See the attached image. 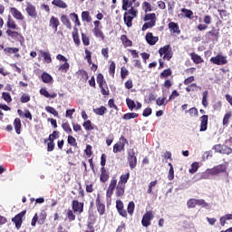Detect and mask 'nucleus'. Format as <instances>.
Instances as JSON below:
<instances>
[{
    "label": "nucleus",
    "mask_w": 232,
    "mask_h": 232,
    "mask_svg": "<svg viewBox=\"0 0 232 232\" xmlns=\"http://www.w3.org/2000/svg\"><path fill=\"white\" fill-rule=\"evenodd\" d=\"M113 191H115V196L118 198L124 197V193L126 192V186L121 185V183H118L117 178L115 177L111 178L109 187L107 188V191H106L107 198H111L113 195Z\"/></svg>",
    "instance_id": "f257e3e1"
},
{
    "label": "nucleus",
    "mask_w": 232,
    "mask_h": 232,
    "mask_svg": "<svg viewBox=\"0 0 232 232\" xmlns=\"http://www.w3.org/2000/svg\"><path fill=\"white\" fill-rule=\"evenodd\" d=\"M116 209L119 213V216L122 217L123 218H128V214L130 217H133V213L135 212V202L130 201L126 210L124 208V203L122 202V200L118 199L116 200Z\"/></svg>",
    "instance_id": "f03ea898"
},
{
    "label": "nucleus",
    "mask_w": 232,
    "mask_h": 232,
    "mask_svg": "<svg viewBox=\"0 0 232 232\" xmlns=\"http://www.w3.org/2000/svg\"><path fill=\"white\" fill-rule=\"evenodd\" d=\"M139 11L135 9V7H131L124 13L123 21L128 28H131V26H133V20L137 17Z\"/></svg>",
    "instance_id": "7ed1b4c3"
},
{
    "label": "nucleus",
    "mask_w": 232,
    "mask_h": 232,
    "mask_svg": "<svg viewBox=\"0 0 232 232\" xmlns=\"http://www.w3.org/2000/svg\"><path fill=\"white\" fill-rule=\"evenodd\" d=\"M143 21L147 22L142 25V32H146L148 28H153L157 24V14L155 13L146 14ZM150 21V22H148Z\"/></svg>",
    "instance_id": "20e7f679"
},
{
    "label": "nucleus",
    "mask_w": 232,
    "mask_h": 232,
    "mask_svg": "<svg viewBox=\"0 0 232 232\" xmlns=\"http://www.w3.org/2000/svg\"><path fill=\"white\" fill-rule=\"evenodd\" d=\"M96 81L99 84L102 95L108 97V95H110V88H108V83L106 82V80H104V75H102V73H98Z\"/></svg>",
    "instance_id": "39448f33"
},
{
    "label": "nucleus",
    "mask_w": 232,
    "mask_h": 232,
    "mask_svg": "<svg viewBox=\"0 0 232 232\" xmlns=\"http://www.w3.org/2000/svg\"><path fill=\"white\" fill-rule=\"evenodd\" d=\"M47 217H48V214L46 213V210H44V209L41 210L40 214L35 213L32 218L31 226L33 227H35V226H37V223L40 226H43V224H44V222H46Z\"/></svg>",
    "instance_id": "423d86ee"
},
{
    "label": "nucleus",
    "mask_w": 232,
    "mask_h": 232,
    "mask_svg": "<svg viewBox=\"0 0 232 232\" xmlns=\"http://www.w3.org/2000/svg\"><path fill=\"white\" fill-rule=\"evenodd\" d=\"M5 34H6L7 37H11V39H13V41H16V42L20 43L21 44H23V43H24V36H23V34H21L17 31H14L12 29H7L5 31Z\"/></svg>",
    "instance_id": "0eeeda50"
},
{
    "label": "nucleus",
    "mask_w": 232,
    "mask_h": 232,
    "mask_svg": "<svg viewBox=\"0 0 232 232\" xmlns=\"http://www.w3.org/2000/svg\"><path fill=\"white\" fill-rule=\"evenodd\" d=\"M210 63L217 66H224L227 64V56H224L222 53H218L216 56L210 58Z\"/></svg>",
    "instance_id": "6e6552de"
},
{
    "label": "nucleus",
    "mask_w": 232,
    "mask_h": 232,
    "mask_svg": "<svg viewBox=\"0 0 232 232\" xmlns=\"http://www.w3.org/2000/svg\"><path fill=\"white\" fill-rule=\"evenodd\" d=\"M212 150L216 153H220L221 155H231L232 148L227 145L216 144L213 146Z\"/></svg>",
    "instance_id": "1a4fd4ad"
},
{
    "label": "nucleus",
    "mask_w": 232,
    "mask_h": 232,
    "mask_svg": "<svg viewBox=\"0 0 232 232\" xmlns=\"http://www.w3.org/2000/svg\"><path fill=\"white\" fill-rule=\"evenodd\" d=\"M128 144V140L124 136L120 137V141L113 145V153H120L124 151V147Z\"/></svg>",
    "instance_id": "9d476101"
},
{
    "label": "nucleus",
    "mask_w": 232,
    "mask_h": 232,
    "mask_svg": "<svg viewBox=\"0 0 232 232\" xmlns=\"http://www.w3.org/2000/svg\"><path fill=\"white\" fill-rule=\"evenodd\" d=\"M155 218V215H153V211H147L141 219V225L143 227H150L151 226V221Z\"/></svg>",
    "instance_id": "9b49d317"
},
{
    "label": "nucleus",
    "mask_w": 232,
    "mask_h": 232,
    "mask_svg": "<svg viewBox=\"0 0 232 232\" xmlns=\"http://www.w3.org/2000/svg\"><path fill=\"white\" fill-rule=\"evenodd\" d=\"M24 215H26V210H23L12 218V222L15 224L16 229H21V226H23V218Z\"/></svg>",
    "instance_id": "f8f14e48"
},
{
    "label": "nucleus",
    "mask_w": 232,
    "mask_h": 232,
    "mask_svg": "<svg viewBox=\"0 0 232 232\" xmlns=\"http://www.w3.org/2000/svg\"><path fill=\"white\" fill-rule=\"evenodd\" d=\"M96 208L101 217L106 214V205L101 200V196H97L95 199Z\"/></svg>",
    "instance_id": "ddd939ff"
},
{
    "label": "nucleus",
    "mask_w": 232,
    "mask_h": 232,
    "mask_svg": "<svg viewBox=\"0 0 232 232\" xmlns=\"http://www.w3.org/2000/svg\"><path fill=\"white\" fill-rule=\"evenodd\" d=\"M72 208L74 213H79L81 215V213L84 212V203L79 202L77 199L72 200Z\"/></svg>",
    "instance_id": "4468645a"
},
{
    "label": "nucleus",
    "mask_w": 232,
    "mask_h": 232,
    "mask_svg": "<svg viewBox=\"0 0 232 232\" xmlns=\"http://www.w3.org/2000/svg\"><path fill=\"white\" fill-rule=\"evenodd\" d=\"M127 160L130 169H135V168H137V156H135V150L128 153Z\"/></svg>",
    "instance_id": "2eb2a0df"
},
{
    "label": "nucleus",
    "mask_w": 232,
    "mask_h": 232,
    "mask_svg": "<svg viewBox=\"0 0 232 232\" xmlns=\"http://www.w3.org/2000/svg\"><path fill=\"white\" fill-rule=\"evenodd\" d=\"M226 171H227V168L224 164H220L210 169L212 177H215V175H220V173H226Z\"/></svg>",
    "instance_id": "dca6fc26"
},
{
    "label": "nucleus",
    "mask_w": 232,
    "mask_h": 232,
    "mask_svg": "<svg viewBox=\"0 0 232 232\" xmlns=\"http://www.w3.org/2000/svg\"><path fill=\"white\" fill-rule=\"evenodd\" d=\"M145 39L150 46H155L159 43V36H154L153 33H147Z\"/></svg>",
    "instance_id": "f3484780"
},
{
    "label": "nucleus",
    "mask_w": 232,
    "mask_h": 232,
    "mask_svg": "<svg viewBox=\"0 0 232 232\" xmlns=\"http://www.w3.org/2000/svg\"><path fill=\"white\" fill-rule=\"evenodd\" d=\"M100 171H101L100 180L103 184H106V182H108V180H110V172L104 167H102Z\"/></svg>",
    "instance_id": "a211bd4d"
},
{
    "label": "nucleus",
    "mask_w": 232,
    "mask_h": 232,
    "mask_svg": "<svg viewBox=\"0 0 232 232\" xmlns=\"http://www.w3.org/2000/svg\"><path fill=\"white\" fill-rule=\"evenodd\" d=\"M206 37H213L214 41H218V37H220V29L212 27L211 31L206 33Z\"/></svg>",
    "instance_id": "6ab92c4d"
},
{
    "label": "nucleus",
    "mask_w": 232,
    "mask_h": 232,
    "mask_svg": "<svg viewBox=\"0 0 232 232\" xmlns=\"http://www.w3.org/2000/svg\"><path fill=\"white\" fill-rule=\"evenodd\" d=\"M25 12L30 15V17H33V19L37 17V9L35 8V5L29 4L25 8Z\"/></svg>",
    "instance_id": "aec40b11"
},
{
    "label": "nucleus",
    "mask_w": 232,
    "mask_h": 232,
    "mask_svg": "<svg viewBox=\"0 0 232 232\" xmlns=\"http://www.w3.org/2000/svg\"><path fill=\"white\" fill-rule=\"evenodd\" d=\"M209 119V116L204 114L199 118L200 121V129L199 131H206L208 130V121Z\"/></svg>",
    "instance_id": "412c9836"
},
{
    "label": "nucleus",
    "mask_w": 232,
    "mask_h": 232,
    "mask_svg": "<svg viewBox=\"0 0 232 232\" xmlns=\"http://www.w3.org/2000/svg\"><path fill=\"white\" fill-rule=\"evenodd\" d=\"M10 14H12L13 17H14V19H17L18 21H23L24 19L23 14L20 13V11L17 10V8L15 7L10 8Z\"/></svg>",
    "instance_id": "4be33fe9"
},
{
    "label": "nucleus",
    "mask_w": 232,
    "mask_h": 232,
    "mask_svg": "<svg viewBox=\"0 0 232 232\" xmlns=\"http://www.w3.org/2000/svg\"><path fill=\"white\" fill-rule=\"evenodd\" d=\"M61 23L59 22V18L55 16H52L49 21V26L54 30V32H57V28H59V25Z\"/></svg>",
    "instance_id": "5701e85b"
},
{
    "label": "nucleus",
    "mask_w": 232,
    "mask_h": 232,
    "mask_svg": "<svg viewBox=\"0 0 232 232\" xmlns=\"http://www.w3.org/2000/svg\"><path fill=\"white\" fill-rule=\"evenodd\" d=\"M40 95L45 97V99H55V97H57L56 92L50 93L46 88L40 89Z\"/></svg>",
    "instance_id": "b1692460"
},
{
    "label": "nucleus",
    "mask_w": 232,
    "mask_h": 232,
    "mask_svg": "<svg viewBox=\"0 0 232 232\" xmlns=\"http://www.w3.org/2000/svg\"><path fill=\"white\" fill-rule=\"evenodd\" d=\"M39 53L41 54V57L44 58V63H46V64H50L52 63V54L49 52L40 50Z\"/></svg>",
    "instance_id": "393cba45"
},
{
    "label": "nucleus",
    "mask_w": 232,
    "mask_h": 232,
    "mask_svg": "<svg viewBox=\"0 0 232 232\" xmlns=\"http://www.w3.org/2000/svg\"><path fill=\"white\" fill-rule=\"evenodd\" d=\"M190 59L193 61L194 64H202L204 63V59L202 56L198 55L196 53H190Z\"/></svg>",
    "instance_id": "a878e982"
},
{
    "label": "nucleus",
    "mask_w": 232,
    "mask_h": 232,
    "mask_svg": "<svg viewBox=\"0 0 232 232\" xmlns=\"http://www.w3.org/2000/svg\"><path fill=\"white\" fill-rule=\"evenodd\" d=\"M92 34L94 36L97 37V39H102V41H104L106 39L104 32H102V27H100L98 29H92Z\"/></svg>",
    "instance_id": "bb28decb"
},
{
    "label": "nucleus",
    "mask_w": 232,
    "mask_h": 232,
    "mask_svg": "<svg viewBox=\"0 0 232 232\" xmlns=\"http://www.w3.org/2000/svg\"><path fill=\"white\" fill-rule=\"evenodd\" d=\"M72 34L74 44H76V46H80L81 39L79 38V29H77V27H74Z\"/></svg>",
    "instance_id": "cd10ccee"
},
{
    "label": "nucleus",
    "mask_w": 232,
    "mask_h": 232,
    "mask_svg": "<svg viewBox=\"0 0 232 232\" xmlns=\"http://www.w3.org/2000/svg\"><path fill=\"white\" fill-rule=\"evenodd\" d=\"M121 41L125 48L133 46V42H131V40H130L126 34L121 35Z\"/></svg>",
    "instance_id": "c85d7f7f"
},
{
    "label": "nucleus",
    "mask_w": 232,
    "mask_h": 232,
    "mask_svg": "<svg viewBox=\"0 0 232 232\" xmlns=\"http://www.w3.org/2000/svg\"><path fill=\"white\" fill-rule=\"evenodd\" d=\"M169 28L173 34H180V28L179 27V24L175 22L169 23Z\"/></svg>",
    "instance_id": "c756f323"
},
{
    "label": "nucleus",
    "mask_w": 232,
    "mask_h": 232,
    "mask_svg": "<svg viewBox=\"0 0 232 232\" xmlns=\"http://www.w3.org/2000/svg\"><path fill=\"white\" fill-rule=\"evenodd\" d=\"M128 180H130V171H128L125 174L121 175L120 180L118 181V184H121L122 186H126V184H128Z\"/></svg>",
    "instance_id": "7c9ffc66"
},
{
    "label": "nucleus",
    "mask_w": 232,
    "mask_h": 232,
    "mask_svg": "<svg viewBox=\"0 0 232 232\" xmlns=\"http://www.w3.org/2000/svg\"><path fill=\"white\" fill-rule=\"evenodd\" d=\"M61 22L68 30H72V22H70V18H68V15L63 14L61 16Z\"/></svg>",
    "instance_id": "2f4dec72"
},
{
    "label": "nucleus",
    "mask_w": 232,
    "mask_h": 232,
    "mask_svg": "<svg viewBox=\"0 0 232 232\" xmlns=\"http://www.w3.org/2000/svg\"><path fill=\"white\" fill-rule=\"evenodd\" d=\"M137 0H122V10L128 12V8H133V3Z\"/></svg>",
    "instance_id": "473e14b6"
},
{
    "label": "nucleus",
    "mask_w": 232,
    "mask_h": 232,
    "mask_svg": "<svg viewBox=\"0 0 232 232\" xmlns=\"http://www.w3.org/2000/svg\"><path fill=\"white\" fill-rule=\"evenodd\" d=\"M13 124L14 126V130L17 135H21V128H22L21 119L15 118Z\"/></svg>",
    "instance_id": "72a5a7b5"
},
{
    "label": "nucleus",
    "mask_w": 232,
    "mask_h": 232,
    "mask_svg": "<svg viewBox=\"0 0 232 232\" xmlns=\"http://www.w3.org/2000/svg\"><path fill=\"white\" fill-rule=\"evenodd\" d=\"M107 111L108 109L105 106H101L93 109V113H95V115H100L101 117H102V115H104Z\"/></svg>",
    "instance_id": "f704fd0d"
},
{
    "label": "nucleus",
    "mask_w": 232,
    "mask_h": 232,
    "mask_svg": "<svg viewBox=\"0 0 232 232\" xmlns=\"http://www.w3.org/2000/svg\"><path fill=\"white\" fill-rule=\"evenodd\" d=\"M181 12L184 14H181L182 17H186L187 19H193V11L187 8H181Z\"/></svg>",
    "instance_id": "c9c22d12"
},
{
    "label": "nucleus",
    "mask_w": 232,
    "mask_h": 232,
    "mask_svg": "<svg viewBox=\"0 0 232 232\" xmlns=\"http://www.w3.org/2000/svg\"><path fill=\"white\" fill-rule=\"evenodd\" d=\"M6 26L8 30H19V27H17V24H15V21L11 18H8Z\"/></svg>",
    "instance_id": "e433bc0d"
},
{
    "label": "nucleus",
    "mask_w": 232,
    "mask_h": 232,
    "mask_svg": "<svg viewBox=\"0 0 232 232\" xmlns=\"http://www.w3.org/2000/svg\"><path fill=\"white\" fill-rule=\"evenodd\" d=\"M41 77L43 82H44L45 84H48L53 81V77H52V75H50L48 72H43Z\"/></svg>",
    "instance_id": "4c0bfd02"
},
{
    "label": "nucleus",
    "mask_w": 232,
    "mask_h": 232,
    "mask_svg": "<svg viewBox=\"0 0 232 232\" xmlns=\"http://www.w3.org/2000/svg\"><path fill=\"white\" fill-rule=\"evenodd\" d=\"M209 95V92L205 91L202 92V102L201 104L204 108H208L209 106V102H208V96Z\"/></svg>",
    "instance_id": "58836bf2"
},
{
    "label": "nucleus",
    "mask_w": 232,
    "mask_h": 232,
    "mask_svg": "<svg viewBox=\"0 0 232 232\" xmlns=\"http://www.w3.org/2000/svg\"><path fill=\"white\" fill-rule=\"evenodd\" d=\"M52 5L58 8H68V5H66L63 0H53Z\"/></svg>",
    "instance_id": "ea45409f"
},
{
    "label": "nucleus",
    "mask_w": 232,
    "mask_h": 232,
    "mask_svg": "<svg viewBox=\"0 0 232 232\" xmlns=\"http://www.w3.org/2000/svg\"><path fill=\"white\" fill-rule=\"evenodd\" d=\"M82 21H85V23H92V15H90V11L82 12Z\"/></svg>",
    "instance_id": "a19ab883"
},
{
    "label": "nucleus",
    "mask_w": 232,
    "mask_h": 232,
    "mask_svg": "<svg viewBox=\"0 0 232 232\" xmlns=\"http://www.w3.org/2000/svg\"><path fill=\"white\" fill-rule=\"evenodd\" d=\"M139 117V113L136 112H128L123 114L122 119L124 121H130V119H137Z\"/></svg>",
    "instance_id": "79ce46f5"
},
{
    "label": "nucleus",
    "mask_w": 232,
    "mask_h": 232,
    "mask_svg": "<svg viewBox=\"0 0 232 232\" xmlns=\"http://www.w3.org/2000/svg\"><path fill=\"white\" fill-rule=\"evenodd\" d=\"M60 137V133L57 130H53L52 134L49 135L48 139L44 140V142H48V140H52L53 142V140L59 139Z\"/></svg>",
    "instance_id": "37998d69"
},
{
    "label": "nucleus",
    "mask_w": 232,
    "mask_h": 232,
    "mask_svg": "<svg viewBox=\"0 0 232 232\" xmlns=\"http://www.w3.org/2000/svg\"><path fill=\"white\" fill-rule=\"evenodd\" d=\"M62 128L63 131H65V133H69V135H72V127H70V123L68 121H63Z\"/></svg>",
    "instance_id": "c03bdc74"
},
{
    "label": "nucleus",
    "mask_w": 232,
    "mask_h": 232,
    "mask_svg": "<svg viewBox=\"0 0 232 232\" xmlns=\"http://www.w3.org/2000/svg\"><path fill=\"white\" fill-rule=\"evenodd\" d=\"M5 53L6 55H12V53H19V48L17 47H7L4 49Z\"/></svg>",
    "instance_id": "a18cd8bd"
},
{
    "label": "nucleus",
    "mask_w": 232,
    "mask_h": 232,
    "mask_svg": "<svg viewBox=\"0 0 232 232\" xmlns=\"http://www.w3.org/2000/svg\"><path fill=\"white\" fill-rule=\"evenodd\" d=\"M68 70H70V63L68 62H65L58 68V71L62 72V73H68Z\"/></svg>",
    "instance_id": "49530a36"
},
{
    "label": "nucleus",
    "mask_w": 232,
    "mask_h": 232,
    "mask_svg": "<svg viewBox=\"0 0 232 232\" xmlns=\"http://www.w3.org/2000/svg\"><path fill=\"white\" fill-rule=\"evenodd\" d=\"M126 104L130 111H133V110H135V108L137 107V104H135V102L130 98L126 99Z\"/></svg>",
    "instance_id": "de8ad7c7"
},
{
    "label": "nucleus",
    "mask_w": 232,
    "mask_h": 232,
    "mask_svg": "<svg viewBox=\"0 0 232 232\" xmlns=\"http://www.w3.org/2000/svg\"><path fill=\"white\" fill-rule=\"evenodd\" d=\"M169 52H171V46L169 44H167L159 50V53L160 56L168 53Z\"/></svg>",
    "instance_id": "09e8293b"
},
{
    "label": "nucleus",
    "mask_w": 232,
    "mask_h": 232,
    "mask_svg": "<svg viewBox=\"0 0 232 232\" xmlns=\"http://www.w3.org/2000/svg\"><path fill=\"white\" fill-rule=\"evenodd\" d=\"M173 72L171 69H166L162 72H160V79H168V77H170L172 75Z\"/></svg>",
    "instance_id": "8fccbe9b"
},
{
    "label": "nucleus",
    "mask_w": 232,
    "mask_h": 232,
    "mask_svg": "<svg viewBox=\"0 0 232 232\" xmlns=\"http://www.w3.org/2000/svg\"><path fill=\"white\" fill-rule=\"evenodd\" d=\"M45 111L48 113H51V115H53V117H59V112L57 111V110H55V108L52 106L45 107Z\"/></svg>",
    "instance_id": "3c124183"
},
{
    "label": "nucleus",
    "mask_w": 232,
    "mask_h": 232,
    "mask_svg": "<svg viewBox=\"0 0 232 232\" xmlns=\"http://www.w3.org/2000/svg\"><path fill=\"white\" fill-rule=\"evenodd\" d=\"M169 174H168V179L169 180H173L175 179V169H173V164L169 163Z\"/></svg>",
    "instance_id": "603ef678"
},
{
    "label": "nucleus",
    "mask_w": 232,
    "mask_h": 232,
    "mask_svg": "<svg viewBox=\"0 0 232 232\" xmlns=\"http://www.w3.org/2000/svg\"><path fill=\"white\" fill-rule=\"evenodd\" d=\"M66 218H68L69 222H73V220H75L76 218V216L73 210L68 209L66 213Z\"/></svg>",
    "instance_id": "864d4df0"
},
{
    "label": "nucleus",
    "mask_w": 232,
    "mask_h": 232,
    "mask_svg": "<svg viewBox=\"0 0 232 232\" xmlns=\"http://www.w3.org/2000/svg\"><path fill=\"white\" fill-rule=\"evenodd\" d=\"M168 102H169V101L166 100V97H162V98L160 97L156 100L157 106H166Z\"/></svg>",
    "instance_id": "5fc2aeb1"
},
{
    "label": "nucleus",
    "mask_w": 232,
    "mask_h": 232,
    "mask_svg": "<svg viewBox=\"0 0 232 232\" xmlns=\"http://www.w3.org/2000/svg\"><path fill=\"white\" fill-rule=\"evenodd\" d=\"M67 142L68 144H70V146H72L73 148H77V140L73 136L69 135L67 137Z\"/></svg>",
    "instance_id": "6e6d98bb"
},
{
    "label": "nucleus",
    "mask_w": 232,
    "mask_h": 232,
    "mask_svg": "<svg viewBox=\"0 0 232 232\" xmlns=\"http://www.w3.org/2000/svg\"><path fill=\"white\" fill-rule=\"evenodd\" d=\"M82 126L84 130H86V131H92V130H93V125H92V121L90 120H87L86 121H84L82 123Z\"/></svg>",
    "instance_id": "4d7b16f0"
},
{
    "label": "nucleus",
    "mask_w": 232,
    "mask_h": 232,
    "mask_svg": "<svg viewBox=\"0 0 232 232\" xmlns=\"http://www.w3.org/2000/svg\"><path fill=\"white\" fill-rule=\"evenodd\" d=\"M232 117V112L228 111L224 115L223 118V126H227V124H229V119H231Z\"/></svg>",
    "instance_id": "13d9d810"
},
{
    "label": "nucleus",
    "mask_w": 232,
    "mask_h": 232,
    "mask_svg": "<svg viewBox=\"0 0 232 232\" xmlns=\"http://www.w3.org/2000/svg\"><path fill=\"white\" fill-rule=\"evenodd\" d=\"M189 113L190 117H198V109L196 107L190 108L188 111H186V113Z\"/></svg>",
    "instance_id": "bf43d9fd"
},
{
    "label": "nucleus",
    "mask_w": 232,
    "mask_h": 232,
    "mask_svg": "<svg viewBox=\"0 0 232 232\" xmlns=\"http://www.w3.org/2000/svg\"><path fill=\"white\" fill-rule=\"evenodd\" d=\"M79 75H80V79H81V81H84V82H86V81H88V79H89V76H88V72H86L85 70H80L79 71Z\"/></svg>",
    "instance_id": "052dcab7"
},
{
    "label": "nucleus",
    "mask_w": 232,
    "mask_h": 232,
    "mask_svg": "<svg viewBox=\"0 0 232 232\" xmlns=\"http://www.w3.org/2000/svg\"><path fill=\"white\" fill-rule=\"evenodd\" d=\"M187 206L188 209L197 208V198H190L187 201Z\"/></svg>",
    "instance_id": "680f3d73"
},
{
    "label": "nucleus",
    "mask_w": 232,
    "mask_h": 232,
    "mask_svg": "<svg viewBox=\"0 0 232 232\" xmlns=\"http://www.w3.org/2000/svg\"><path fill=\"white\" fill-rule=\"evenodd\" d=\"M2 99H4V101L7 102V104H10V102H12V95H10V92H3Z\"/></svg>",
    "instance_id": "e2e57ef3"
},
{
    "label": "nucleus",
    "mask_w": 232,
    "mask_h": 232,
    "mask_svg": "<svg viewBox=\"0 0 232 232\" xmlns=\"http://www.w3.org/2000/svg\"><path fill=\"white\" fill-rule=\"evenodd\" d=\"M30 95L26 93H23L20 97V102H22V104H26V102H30Z\"/></svg>",
    "instance_id": "0e129e2a"
},
{
    "label": "nucleus",
    "mask_w": 232,
    "mask_h": 232,
    "mask_svg": "<svg viewBox=\"0 0 232 232\" xmlns=\"http://www.w3.org/2000/svg\"><path fill=\"white\" fill-rule=\"evenodd\" d=\"M115 62H111V64L109 66V73L111 75V77H115Z\"/></svg>",
    "instance_id": "69168bd1"
},
{
    "label": "nucleus",
    "mask_w": 232,
    "mask_h": 232,
    "mask_svg": "<svg viewBox=\"0 0 232 232\" xmlns=\"http://www.w3.org/2000/svg\"><path fill=\"white\" fill-rule=\"evenodd\" d=\"M142 6L145 14H148V12H151L153 10L150 2H143Z\"/></svg>",
    "instance_id": "338daca9"
},
{
    "label": "nucleus",
    "mask_w": 232,
    "mask_h": 232,
    "mask_svg": "<svg viewBox=\"0 0 232 232\" xmlns=\"http://www.w3.org/2000/svg\"><path fill=\"white\" fill-rule=\"evenodd\" d=\"M189 173L193 175V173H197L198 171V162H194L191 164V168L189 169Z\"/></svg>",
    "instance_id": "774afa93"
}]
</instances>
